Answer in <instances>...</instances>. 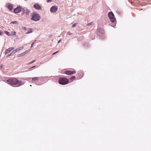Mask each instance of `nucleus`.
<instances>
[{"label": "nucleus", "mask_w": 151, "mask_h": 151, "mask_svg": "<svg viewBox=\"0 0 151 151\" xmlns=\"http://www.w3.org/2000/svg\"><path fill=\"white\" fill-rule=\"evenodd\" d=\"M7 81L8 84L14 87H19L24 84L22 81H19L15 78L9 79L7 80Z\"/></svg>", "instance_id": "f257e3e1"}, {"label": "nucleus", "mask_w": 151, "mask_h": 151, "mask_svg": "<svg viewBox=\"0 0 151 151\" xmlns=\"http://www.w3.org/2000/svg\"><path fill=\"white\" fill-rule=\"evenodd\" d=\"M69 80L66 78H61L59 80V83L62 85H64L68 83Z\"/></svg>", "instance_id": "f03ea898"}, {"label": "nucleus", "mask_w": 151, "mask_h": 151, "mask_svg": "<svg viewBox=\"0 0 151 151\" xmlns=\"http://www.w3.org/2000/svg\"><path fill=\"white\" fill-rule=\"evenodd\" d=\"M40 19V17L38 14H34L32 15L31 19L35 21H39Z\"/></svg>", "instance_id": "7ed1b4c3"}, {"label": "nucleus", "mask_w": 151, "mask_h": 151, "mask_svg": "<svg viewBox=\"0 0 151 151\" xmlns=\"http://www.w3.org/2000/svg\"><path fill=\"white\" fill-rule=\"evenodd\" d=\"M108 17L110 19V21L112 22H114L115 21L116 19L114 17V16L112 12H111L108 13Z\"/></svg>", "instance_id": "20e7f679"}, {"label": "nucleus", "mask_w": 151, "mask_h": 151, "mask_svg": "<svg viewBox=\"0 0 151 151\" xmlns=\"http://www.w3.org/2000/svg\"><path fill=\"white\" fill-rule=\"evenodd\" d=\"M22 12L25 14L26 15H29L30 12L29 10L27 8L24 7L22 9Z\"/></svg>", "instance_id": "39448f33"}, {"label": "nucleus", "mask_w": 151, "mask_h": 151, "mask_svg": "<svg viewBox=\"0 0 151 151\" xmlns=\"http://www.w3.org/2000/svg\"><path fill=\"white\" fill-rule=\"evenodd\" d=\"M58 9V7L57 6H52L50 9V11L52 12L55 13Z\"/></svg>", "instance_id": "423d86ee"}, {"label": "nucleus", "mask_w": 151, "mask_h": 151, "mask_svg": "<svg viewBox=\"0 0 151 151\" xmlns=\"http://www.w3.org/2000/svg\"><path fill=\"white\" fill-rule=\"evenodd\" d=\"M22 9V8L20 6H18L14 9V11L15 13H19L21 11Z\"/></svg>", "instance_id": "0eeeda50"}, {"label": "nucleus", "mask_w": 151, "mask_h": 151, "mask_svg": "<svg viewBox=\"0 0 151 151\" xmlns=\"http://www.w3.org/2000/svg\"><path fill=\"white\" fill-rule=\"evenodd\" d=\"M42 78L40 77H35L32 78V82H35L36 81H38L41 80Z\"/></svg>", "instance_id": "6e6552de"}, {"label": "nucleus", "mask_w": 151, "mask_h": 151, "mask_svg": "<svg viewBox=\"0 0 151 151\" xmlns=\"http://www.w3.org/2000/svg\"><path fill=\"white\" fill-rule=\"evenodd\" d=\"M29 51L28 50H26L24 52L22 53L21 54H19L18 55L17 57H21L25 55L27 53H28Z\"/></svg>", "instance_id": "1a4fd4ad"}, {"label": "nucleus", "mask_w": 151, "mask_h": 151, "mask_svg": "<svg viewBox=\"0 0 151 151\" xmlns=\"http://www.w3.org/2000/svg\"><path fill=\"white\" fill-rule=\"evenodd\" d=\"M14 49V47H10L5 51V53L6 55L8 54Z\"/></svg>", "instance_id": "9d476101"}, {"label": "nucleus", "mask_w": 151, "mask_h": 151, "mask_svg": "<svg viewBox=\"0 0 151 151\" xmlns=\"http://www.w3.org/2000/svg\"><path fill=\"white\" fill-rule=\"evenodd\" d=\"M34 7L36 9L38 10H41L42 9V7L38 4H36L34 5Z\"/></svg>", "instance_id": "9b49d317"}, {"label": "nucleus", "mask_w": 151, "mask_h": 151, "mask_svg": "<svg viewBox=\"0 0 151 151\" xmlns=\"http://www.w3.org/2000/svg\"><path fill=\"white\" fill-rule=\"evenodd\" d=\"M76 73L75 71H67L65 72V73L67 75H70Z\"/></svg>", "instance_id": "f8f14e48"}, {"label": "nucleus", "mask_w": 151, "mask_h": 151, "mask_svg": "<svg viewBox=\"0 0 151 151\" xmlns=\"http://www.w3.org/2000/svg\"><path fill=\"white\" fill-rule=\"evenodd\" d=\"M6 6L10 10H12L13 6L9 3Z\"/></svg>", "instance_id": "ddd939ff"}, {"label": "nucleus", "mask_w": 151, "mask_h": 151, "mask_svg": "<svg viewBox=\"0 0 151 151\" xmlns=\"http://www.w3.org/2000/svg\"><path fill=\"white\" fill-rule=\"evenodd\" d=\"M32 32V29L31 28H30L29 29V31L27 32L26 34H28L31 33Z\"/></svg>", "instance_id": "4468645a"}, {"label": "nucleus", "mask_w": 151, "mask_h": 151, "mask_svg": "<svg viewBox=\"0 0 151 151\" xmlns=\"http://www.w3.org/2000/svg\"><path fill=\"white\" fill-rule=\"evenodd\" d=\"M10 24H18V22L17 21H14L12 22H11Z\"/></svg>", "instance_id": "2eb2a0df"}, {"label": "nucleus", "mask_w": 151, "mask_h": 151, "mask_svg": "<svg viewBox=\"0 0 151 151\" xmlns=\"http://www.w3.org/2000/svg\"><path fill=\"white\" fill-rule=\"evenodd\" d=\"M4 32L8 36H10L11 35L10 33L7 31H5Z\"/></svg>", "instance_id": "dca6fc26"}, {"label": "nucleus", "mask_w": 151, "mask_h": 151, "mask_svg": "<svg viewBox=\"0 0 151 151\" xmlns=\"http://www.w3.org/2000/svg\"><path fill=\"white\" fill-rule=\"evenodd\" d=\"M16 52H15L14 50H13L12 51V52L11 53H10L9 54V55H11V56H12V55L14 54Z\"/></svg>", "instance_id": "f3484780"}, {"label": "nucleus", "mask_w": 151, "mask_h": 151, "mask_svg": "<svg viewBox=\"0 0 151 151\" xmlns=\"http://www.w3.org/2000/svg\"><path fill=\"white\" fill-rule=\"evenodd\" d=\"M12 36H14L16 35V32L14 31H13L12 32Z\"/></svg>", "instance_id": "a211bd4d"}, {"label": "nucleus", "mask_w": 151, "mask_h": 151, "mask_svg": "<svg viewBox=\"0 0 151 151\" xmlns=\"http://www.w3.org/2000/svg\"><path fill=\"white\" fill-rule=\"evenodd\" d=\"M75 77L73 76L71 77L70 78V80L71 81H73V80L75 79Z\"/></svg>", "instance_id": "6ab92c4d"}, {"label": "nucleus", "mask_w": 151, "mask_h": 151, "mask_svg": "<svg viewBox=\"0 0 151 151\" xmlns=\"http://www.w3.org/2000/svg\"><path fill=\"white\" fill-rule=\"evenodd\" d=\"M77 23H74L72 25V28H74V27H75L76 25H77Z\"/></svg>", "instance_id": "aec40b11"}, {"label": "nucleus", "mask_w": 151, "mask_h": 151, "mask_svg": "<svg viewBox=\"0 0 151 151\" xmlns=\"http://www.w3.org/2000/svg\"><path fill=\"white\" fill-rule=\"evenodd\" d=\"M14 51L15 52L18 51H20L19 50V48H18L16 49H15L14 50Z\"/></svg>", "instance_id": "412c9836"}, {"label": "nucleus", "mask_w": 151, "mask_h": 151, "mask_svg": "<svg viewBox=\"0 0 151 151\" xmlns=\"http://www.w3.org/2000/svg\"><path fill=\"white\" fill-rule=\"evenodd\" d=\"M3 34H4V32L0 30V35H2Z\"/></svg>", "instance_id": "4be33fe9"}, {"label": "nucleus", "mask_w": 151, "mask_h": 151, "mask_svg": "<svg viewBox=\"0 0 151 151\" xmlns=\"http://www.w3.org/2000/svg\"><path fill=\"white\" fill-rule=\"evenodd\" d=\"M18 48L19 49V50H20L24 48V47H18Z\"/></svg>", "instance_id": "5701e85b"}, {"label": "nucleus", "mask_w": 151, "mask_h": 151, "mask_svg": "<svg viewBox=\"0 0 151 151\" xmlns=\"http://www.w3.org/2000/svg\"><path fill=\"white\" fill-rule=\"evenodd\" d=\"M67 34L68 35H72V33H71V32H67Z\"/></svg>", "instance_id": "b1692460"}, {"label": "nucleus", "mask_w": 151, "mask_h": 151, "mask_svg": "<svg viewBox=\"0 0 151 151\" xmlns=\"http://www.w3.org/2000/svg\"><path fill=\"white\" fill-rule=\"evenodd\" d=\"M35 60H34L32 62H31L29 63V64H31L32 63H33L34 62H35Z\"/></svg>", "instance_id": "393cba45"}, {"label": "nucleus", "mask_w": 151, "mask_h": 151, "mask_svg": "<svg viewBox=\"0 0 151 151\" xmlns=\"http://www.w3.org/2000/svg\"><path fill=\"white\" fill-rule=\"evenodd\" d=\"M52 0H47V3L50 2L52 1Z\"/></svg>", "instance_id": "a878e982"}, {"label": "nucleus", "mask_w": 151, "mask_h": 151, "mask_svg": "<svg viewBox=\"0 0 151 151\" xmlns=\"http://www.w3.org/2000/svg\"><path fill=\"white\" fill-rule=\"evenodd\" d=\"M92 24V22H91V23H89L88 24H87V26H89V25H91Z\"/></svg>", "instance_id": "bb28decb"}, {"label": "nucleus", "mask_w": 151, "mask_h": 151, "mask_svg": "<svg viewBox=\"0 0 151 151\" xmlns=\"http://www.w3.org/2000/svg\"><path fill=\"white\" fill-rule=\"evenodd\" d=\"M22 29H23V30H25L27 28L26 27H23L22 28Z\"/></svg>", "instance_id": "cd10ccee"}, {"label": "nucleus", "mask_w": 151, "mask_h": 151, "mask_svg": "<svg viewBox=\"0 0 151 151\" xmlns=\"http://www.w3.org/2000/svg\"><path fill=\"white\" fill-rule=\"evenodd\" d=\"M34 42H33V43H32V44H31V48H32V47L33 46V44H34Z\"/></svg>", "instance_id": "c85d7f7f"}, {"label": "nucleus", "mask_w": 151, "mask_h": 151, "mask_svg": "<svg viewBox=\"0 0 151 151\" xmlns=\"http://www.w3.org/2000/svg\"><path fill=\"white\" fill-rule=\"evenodd\" d=\"M61 40H59L58 41V43H60V42H61Z\"/></svg>", "instance_id": "c756f323"}, {"label": "nucleus", "mask_w": 151, "mask_h": 151, "mask_svg": "<svg viewBox=\"0 0 151 151\" xmlns=\"http://www.w3.org/2000/svg\"><path fill=\"white\" fill-rule=\"evenodd\" d=\"M58 52V51L56 52H55L54 53L52 54V55H54V54H56Z\"/></svg>", "instance_id": "7c9ffc66"}, {"label": "nucleus", "mask_w": 151, "mask_h": 151, "mask_svg": "<svg viewBox=\"0 0 151 151\" xmlns=\"http://www.w3.org/2000/svg\"><path fill=\"white\" fill-rule=\"evenodd\" d=\"M35 67H36V66H35H35H33V67H31V68H30V69H32V68H34Z\"/></svg>", "instance_id": "2f4dec72"}, {"label": "nucleus", "mask_w": 151, "mask_h": 151, "mask_svg": "<svg viewBox=\"0 0 151 151\" xmlns=\"http://www.w3.org/2000/svg\"><path fill=\"white\" fill-rule=\"evenodd\" d=\"M3 68V66L2 65H1L0 66V68Z\"/></svg>", "instance_id": "473e14b6"}, {"label": "nucleus", "mask_w": 151, "mask_h": 151, "mask_svg": "<svg viewBox=\"0 0 151 151\" xmlns=\"http://www.w3.org/2000/svg\"><path fill=\"white\" fill-rule=\"evenodd\" d=\"M11 56V55H7V57H9V56Z\"/></svg>", "instance_id": "72a5a7b5"}, {"label": "nucleus", "mask_w": 151, "mask_h": 151, "mask_svg": "<svg viewBox=\"0 0 151 151\" xmlns=\"http://www.w3.org/2000/svg\"><path fill=\"white\" fill-rule=\"evenodd\" d=\"M36 41V40H35V41H34V42H35Z\"/></svg>", "instance_id": "f704fd0d"}]
</instances>
